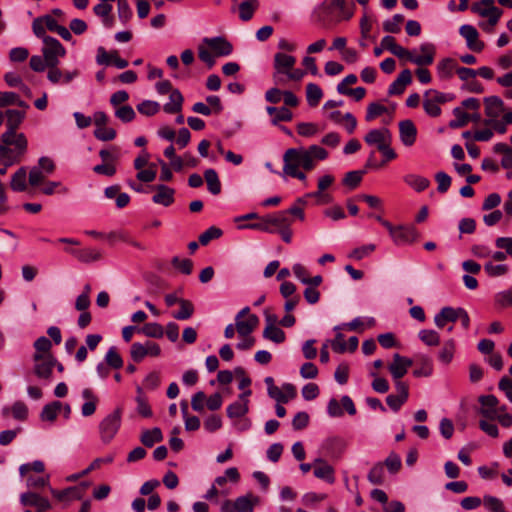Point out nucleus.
<instances>
[{"instance_id":"obj_1","label":"nucleus","mask_w":512,"mask_h":512,"mask_svg":"<svg viewBox=\"0 0 512 512\" xmlns=\"http://www.w3.org/2000/svg\"><path fill=\"white\" fill-rule=\"evenodd\" d=\"M292 223L293 219L288 218L287 213L278 211L262 217L258 223L240 225L239 229H255L267 233H278L284 242L290 243L292 240V231L290 229Z\"/></svg>"},{"instance_id":"obj_2","label":"nucleus","mask_w":512,"mask_h":512,"mask_svg":"<svg viewBox=\"0 0 512 512\" xmlns=\"http://www.w3.org/2000/svg\"><path fill=\"white\" fill-rule=\"evenodd\" d=\"M314 14L318 21L326 26L349 20L353 12L349 8L348 0H323L315 8Z\"/></svg>"},{"instance_id":"obj_3","label":"nucleus","mask_w":512,"mask_h":512,"mask_svg":"<svg viewBox=\"0 0 512 512\" xmlns=\"http://www.w3.org/2000/svg\"><path fill=\"white\" fill-rule=\"evenodd\" d=\"M296 57L277 52L273 57L272 79L276 85H285V77L296 64Z\"/></svg>"},{"instance_id":"obj_4","label":"nucleus","mask_w":512,"mask_h":512,"mask_svg":"<svg viewBox=\"0 0 512 512\" xmlns=\"http://www.w3.org/2000/svg\"><path fill=\"white\" fill-rule=\"evenodd\" d=\"M121 425V409L108 414L99 424V433L104 443H109L117 434Z\"/></svg>"},{"instance_id":"obj_5","label":"nucleus","mask_w":512,"mask_h":512,"mask_svg":"<svg viewBox=\"0 0 512 512\" xmlns=\"http://www.w3.org/2000/svg\"><path fill=\"white\" fill-rule=\"evenodd\" d=\"M33 360L35 362L33 372L36 377L45 382H50L53 368L57 360L52 354H34Z\"/></svg>"},{"instance_id":"obj_6","label":"nucleus","mask_w":512,"mask_h":512,"mask_svg":"<svg viewBox=\"0 0 512 512\" xmlns=\"http://www.w3.org/2000/svg\"><path fill=\"white\" fill-rule=\"evenodd\" d=\"M259 503V498L247 494L236 498L235 501L225 500L220 507L221 512H253L254 507Z\"/></svg>"},{"instance_id":"obj_7","label":"nucleus","mask_w":512,"mask_h":512,"mask_svg":"<svg viewBox=\"0 0 512 512\" xmlns=\"http://www.w3.org/2000/svg\"><path fill=\"white\" fill-rule=\"evenodd\" d=\"M44 47L42 49L43 56L46 59L48 66H57L59 64V58L63 57L66 53L63 45L54 37H44Z\"/></svg>"},{"instance_id":"obj_8","label":"nucleus","mask_w":512,"mask_h":512,"mask_svg":"<svg viewBox=\"0 0 512 512\" xmlns=\"http://www.w3.org/2000/svg\"><path fill=\"white\" fill-rule=\"evenodd\" d=\"M420 55H416L414 51L406 49L404 60L412 62L420 67L431 65L434 61L436 48L434 44L426 42L419 46Z\"/></svg>"},{"instance_id":"obj_9","label":"nucleus","mask_w":512,"mask_h":512,"mask_svg":"<svg viewBox=\"0 0 512 512\" xmlns=\"http://www.w3.org/2000/svg\"><path fill=\"white\" fill-rule=\"evenodd\" d=\"M252 391L250 389L245 390L238 396V399L231 403L227 409V416L231 419L244 417L249 411V399Z\"/></svg>"},{"instance_id":"obj_10","label":"nucleus","mask_w":512,"mask_h":512,"mask_svg":"<svg viewBox=\"0 0 512 512\" xmlns=\"http://www.w3.org/2000/svg\"><path fill=\"white\" fill-rule=\"evenodd\" d=\"M460 35L465 38L467 47L474 52H481L484 49V43L478 39L477 29L469 24H464L459 29Z\"/></svg>"},{"instance_id":"obj_11","label":"nucleus","mask_w":512,"mask_h":512,"mask_svg":"<svg viewBox=\"0 0 512 512\" xmlns=\"http://www.w3.org/2000/svg\"><path fill=\"white\" fill-rule=\"evenodd\" d=\"M481 407L479 413L486 419L495 420L498 414L499 400L494 395H481L478 398Z\"/></svg>"},{"instance_id":"obj_12","label":"nucleus","mask_w":512,"mask_h":512,"mask_svg":"<svg viewBox=\"0 0 512 512\" xmlns=\"http://www.w3.org/2000/svg\"><path fill=\"white\" fill-rule=\"evenodd\" d=\"M20 502L23 506L35 507L37 512H46L51 508L50 501L35 492L22 493Z\"/></svg>"},{"instance_id":"obj_13","label":"nucleus","mask_w":512,"mask_h":512,"mask_svg":"<svg viewBox=\"0 0 512 512\" xmlns=\"http://www.w3.org/2000/svg\"><path fill=\"white\" fill-rule=\"evenodd\" d=\"M412 363L411 359L397 353L394 354L393 361L388 366L393 379L399 380L404 377Z\"/></svg>"},{"instance_id":"obj_14","label":"nucleus","mask_w":512,"mask_h":512,"mask_svg":"<svg viewBox=\"0 0 512 512\" xmlns=\"http://www.w3.org/2000/svg\"><path fill=\"white\" fill-rule=\"evenodd\" d=\"M313 473L316 478L324 480L329 484L335 482L334 468L322 458H316L314 460Z\"/></svg>"},{"instance_id":"obj_15","label":"nucleus","mask_w":512,"mask_h":512,"mask_svg":"<svg viewBox=\"0 0 512 512\" xmlns=\"http://www.w3.org/2000/svg\"><path fill=\"white\" fill-rule=\"evenodd\" d=\"M203 42L217 57L228 56L233 51L232 44L223 37L204 38Z\"/></svg>"},{"instance_id":"obj_16","label":"nucleus","mask_w":512,"mask_h":512,"mask_svg":"<svg viewBox=\"0 0 512 512\" xmlns=\"http://www.w3.org/2000/svg\"><path fill=\"white\" fill-rule=\"evenodd\" d=\"M364 140L368 145H376L377 149L379 150V147L391 143L392 137L390 131L387 128H381L369 131L365 135Z\"/></svg>"},{"instance_id":"obj_17","label":"nucleus","mask_w":512,"mask_h":512,"mask_svg":"<svg viewBox=\"0 0 512 512\" xmlns=\"http://www.w3.org/2000/svg\"><path fill=\"white\" fill-rule=\"evenodd\" d=\"M309 157L303 148H290L286 150L283 156L284 165H294L295 169L304 167L306 159Z\"/></svg>"},{"instance_id":"obj_18","label":"nucleus","mask_w":512,"mask_h":512,"mask_svg":"<svg viewBox=\"0 0 512 512\" xmlns=\"http://www.w3.org/2000/svg\"><path fill=\"white\" fill-rule=\"evenodd\" d=\"M156 193L152 197L155 204L170 206L174 202L175 190L164 184H159L153 187Z\"/></svg>"},{"instance_id":"obj_19","label":"nucleus","mask_w":512,"mask_h":512,"mask_svg":"<svg viewBox=\"0 0 512 512\" xmlns=\"http://www.w3.org/2000/svg\"><path fill=\"white\" fill-rule=\"evenodd\" d=\"M25 111L8 109L5 111L6 126L5 139H8L13 131H16L25 119Z\"/></svg>"},{"instance_id":"obj_20","label":"nucleus","mask_w":512,"mask_h":512,"mask_svg":"<svg viewBox=\"0 0 512 512\" xmlns=\"http://www.w3.org/2000/svg\"><path fill=\"white\" fill-rule=\"evenodd\" d=\"M399 134L401 142L407 146H412L417 137V129L411 120H403L399 122Z\"/></svg>"},{"instance_id":"obj_21","label":"nucleus","mask_w":512,"mask_h":512,"mask_svg":"<svg viewBox=\"0 0 512 512\" xmlns=\"http://www.w3.org/2000/svg\"><path fill=\"white\" fill-rule=\"evenodd\" d=\"M259 318L250 314L245 319L235 320L236 331L240 337L249 336L258 326Z\"/></svg>"},{"instance_id":"obj_22","label":"nucleus","mask_w":512,"mask_h":512,"mask_svg":"<svg viewBox=\"0 0 512 512\" xmlns=\"http://www.w3.org/2000/svg\"><path fill=\"white\" fill-rule=\"evenodd\" d=\"M485 103V114L488 119H495L500 116L502 112H504V102L498 96H489L484 99Z\"/></svg>"},{"instance_id":"obj_23","label":"nucleus","mask_w":512,"mask_h":512,"mask_svg":"<svg viewBox=\"0 0 512 512\" xmlns=\"http://www.w3.org/2000/svg\"><path fill=\"white\" fill-rule=\"evenodd\" d=\"M397 245H403L413 242L417 237V232L413 227L398 226L391 235Z\"/></svg>"},{"instance_id":"obj_24","label":"nucleus","mask_w":512,"mask_h":512,"mask_svg":"<svg viewBox=\"0 0 512 512\" xmlns=\"http://www.w3.org/2000/svg\"><path fill=\"white\" fill-rule=\"evenodd\" d=\"M113 460H114V456L113 455H107L105 457L96 458L95 460L92 461V463L86 469H84L83 471H81L79 473H75V474L69 475L66 478V480L68 482H75L78 479H80L81 477H84L87 474H89L91 471L100 468L101 465L112 463Z\"/></svg>"},{"instance_id":"obj_25","label":"nucleus","mask_w":512,"mask_h":512,"mask_svg":"<svg viewBox=\"0 0 512 512\" xmlns=\"http://www.w3.org/2000/svg\"><path fill=\"white\" fill-rule=\"evenodd\" d=\"M69 253L74 255L80 262L91 263L99 261L102 258L101 250L97 248H83L80 250H68Z\"/></svg>"},{"instance_id":"obj_26","label":"nucleus","mask_w":512,"mask_h":512,"mask_svg":"<svg viewBox=\"0 0 512 512\" xmlns=\"http://www.w3.org/2000/svg\"><path fill=\"white\" fill-rule=\"evenodd\" d=\"M51 494L59 501L81 500L82 489L80 486L68 487L64 490L50 488Z\"/></svg>"},{"instance_id":"obj_27","label":"nucleus","mask_w":512,"mask_h":512,"mask_svg":"<svg viewBox=\"0 0 512 512\" xmlns=\"http://www.w3.org/2000/svg\"><path fill=\"white\" fill-rule=\"evenodd\" d=\"M457 313L458 308L452 307H443L439 313H437L434 317L435 325L438 328H443L447 322H456L457 321Z\"/></svg>"},{"instance_id":"obj_28","label":"nucleus","mask_w":512,"mask_h":512,"mask_svg":"<svg viewBox=\"0 0 512 512\" xmlns=\"http://www.w3.org/2000/svg\"><path fill=\"white\" fill-rule=\"evenodd\" d=\"M184 98L178 89L171 91L169 102L163 106V110L168 114L179 113L182 110Z\"/></svg>"},{"instance_id":"obj_29","label":"nucleus","mask_w":512,"mask_h":512,"mask_svg":"<svg viewBox=\"0 0 512 512\" xmlns=\"http://www.w3.org/2000/svg\"><path fill=\"white\" fill-rule=\"evenodd\" d=\"M1 140L6 145H14L20 154H23L27 149V139L23 133L13 131L8 139H5V133H3Z\"/></svg>"},{"instance_id":"obj_30","label":"nucleus","mask_w":512,"mask_h":512,"mask_svg":"<svg viewBox=\"0 0 512 512\" xmlns=\"http://www.w3.org/2000/svg\"><path fill=\"white\" fill-rule=\"evenodd\" d=\"M457 69V62L452 58H444L437 64V74L441 79H450Z\"/></svg>"},{"instance_id":"obj_31","label":"nucleus","mask_w":512,"mask_h":512,"mask_svg":"<svg viewBox=\"0 0 512 512\" xmlns=\"http://www.w3.org/2000/svg\"><path fill=\"white\" fill-rule=\"evenodd\" d=\"M204 178L208 191L213 195H218L221 192V182L216 170L212 168L205 170Z\"/></svg>"},{"instance_id":"obj_32","label":"nucleus","mask_w":512,"mask_h":512,"mask_svg":"<svg viewBox=\"0 0 512 512\" xmlns=\"http://www.w3.org/2000/svg\"><path fill=\"white\" fill-rule=\"evenodd\" d=\"M162 440L163 434L161 429L158 427L150 430H144L140 437V441L146 447H152L155 443L161 442Z\"/></svg>"},{"instance_id":"obj_33","label":"nucleus","mask_w":512,"mask_h":512,"mask_svg":"<svg viewBox=\"0 0 512 512\" xmlns=\"http://www.w3.org/2000/svg\"><path fill=\"white\" fill-rule=\"evenodd\" d=\"M381 45L384 49L390 51L393 55L399 59H403L406 55V48L396 43V40L392 36H385L381 40Z\"/></svg>"},{"instance_id":"obj_34","label":"nucleus","mask_w":512,"mask_h":512,"mask_svg":"<svg viewBox=\"0 0 512 512\" xmlns=\"http://www.w3.org/2000/svg\"><path fill=\"white\" fill-rule=\"evenodd\" d=\"M10 411L16 420L23 421L28 416L27 405L22 401H16L11 408L4 407L2 409V415L7 416Z\"/></svg>"},{"instance_id":"obj_35","label":"nucleus","mask_w":512,"mask_h":512,"mask_svg":"<svg viewBox=\"0 0 512 512\" xmlns=\"http://www.w3.org/2000/svg\"><path fill=\"white\" fill-rule=\"evenodd\" d=\"M404 182L417 192L424 191L430 185V181L427 178L416 174H407L404 177Z\"/></svg>"},{"instance_id":"obj_36","label":"nucleus","mask_w":512,"mask_h":512,"mask_svg":"<svg viewBox=\"0 0 512 512\" xmlns=\"http://www.w3.org/2000/svg\"><path fill=\"white\" fill-rule=\"evenodd\" d=\"M493 150L495 153L503 154L501 166L504 169H512V148L506 143H497Z\"/></svg>"},{"instance_id":"obj_37","label":"nucleus","mask_w":512,"mask_h":512,"mask_svg":"<svg viewBox=\"0 0 512 512\" xmlns=\"http://www.w3.org/2000/svg\"><path fill=\"white\" fill-rule=\"evenodd\" d=\"M455 349L456 346L453 339L445 341L438 353L439 361L445 365L449 364L454 357Z\"/></svg>"},{"instance_id":"obj_38","label":"nucleus","mask_w":512,"mask_h":512,"mask_svg":"<svg viewBox=\"0 0 512 512\" xmlns=\"http://www.w3.org/2000/svg\"><path fill=\"white\" fill-rule=\"evenodd\" d=\"M112 5L109 3H99L93 8V12L98 17L102 18V22L106 27H112L113 19L110 16Z\"/></svg>"},{"instance_id":"obj_39","label":"nucleus","mask_w":512,"mask_h":512,"mask_svg":"<svg viewBox=\"0 0 512 512\" xmlns=\"http://www.w3.org/2000/svg\"><path fill=\"white\" fill-rule=\"evenodd\" d=\"M62 407V403L59 401H54L50 404H47L43 407L40 418L42 421L53 422Z\"/></svg>"},{"instance_id":"obj_40","label":"nucleus","mask_w":512,"mask_h":512,"mask_svg":"<svg viewBox=\"0 0 512 512\" xmlns=\"http://www.w3.org/2000/svg\"><path fill=\"white\" fill-rule=\"evenodd\" d=\"M137 396L135 401L137 403V412L143 417H151L152 410L150 405L148 404L147 398L144 396L143 389L141 387H137Z\"/></svg>"},{"instance_id":"obj_41","label":"nucleus","mask_w":512,"mask_h":512,"mask_svg":"<svg viewBox=\"0 0 512 512\" xmlns=\"http://www.w3.org/2000/svg\"><path fill=\"white\" fill-rule=\"evenodd\" d=\"M259 2L257 0L243 1L239 5V17L243 21H249L257 9Z\"/></svg>"},{"instance_id":"obj_42","label":"nucleus","mask_w":512,"mask_h":512,"mask_svg":"<svg viewBox=\"0 0 512 512\" xmlns=\"http://www.w3.org/2000/svg\"><path fill=\"white\" fill-rule=\"evenodd\" d=\"M374 325H375V319L372 318V317L367 318L365 322L360 317H357V318L353 319L349 323H346V324H343V325H340V326H335L334 330L338 331V330H340L342 328H348L349 330H360V331H362L364 326L370 328V327H373Z\"/></svg>"},{"instance_id":"obj_43","label":"nucleus","mask_w":512,"mask_h":512,"mask_svg":"<svg viewBox=\"0 0 512 512\" xmlns=\"http://www.w3.org/2000/svg\"><path fill=\"white\" fill-rule=\"evenodd\" d=\"M180 309L172 313V317L177 320H187L194 313V306L189 300L183 299L179 301Z\"/></svg>"},{"instance_id":"obj_44","label":"nucleus","mask_w":512,"mask_h":512,"mask_svg":"<svg viewBox=\"0 0 512 512\" xmlns=\"http://www.w3.org/2000/svg\"><path fill=\"white\" fill-rule=\"evenodd\" d=\"M26 177H27L26 168L25 167L19 168L16 171V173L12 176L11 183H10L11 188L14 191H25L27 188Z\"/></svg>"},{"instance_id":"obj_45","label":"nucleus","mask_w":512,"mask_h":512,"mask_svg":"<svg viewBox=\"0 0 512 512\" xmlns=\"http://www.w3.org/2000/svg\"><path fill=\"white\" fill-rule=\"evenodd\" d=\"M454 119L449 122V127L456 129L464 127L470 121V114L466 113L462 108L456 107L453 109Z\"/></svg>"},{"instance_id":"obj_46","label":"nucleus","mask_w":512,"mask_h":512,"mask_svg":"<svg viewBox=\"0 0 512 512\" xmlns=\"http://www.w3.org/2000/svg\"><path fill=\"white\" fill-rule=\"evenodd\" d=\"M263 337L276 344H280L285 340V333L277 326H265L263 330Z\"/></svg>"},{"instance_id":"obj_47","label":"nucleus","mask_w":512,"mask_h":512,"mask_svg":"<svg viewBox=\"0 0 512 512\" xmlns=\"http://www.w3.org/2000/svg\"><path fill=\"white\" fill-rule=\"evenodd\" d=\"M323 96L321 88L315 83H309L306 86L307 102L311 107L318 105Z\"/></svg>"},{"instance_id":"obj_48","label":"nucleus","mask_w":512,"mask_h":512,"mask_svg":"<svg viewBox=\"0 0 512 512\" xmlns=\"http://www.w3.org/2000/svg\"><path fill=\"white\" fill-rule=\"evenodd\" d=\"M105 362L113 369H120L123 366V360L116 347L112 346L108 349L105 355Z\"/></svg>"},{"instance_id":"obj_49","label":"nucleus","mask_w":512,"mask_h":512,"mask_svg":"<svg viewBox=\"0 0 512 512\" xmlns=\"http://www.w3.org/2000/svg\"><path fill=\"white\" fill-rule=\"evenodd\" d=\"M138 332L143 333L147 337L162 338L164 335L163 327L158 323H147Z\"/></svg>"},{"instance_id":"obj_50","label":"nucleus","mask_w":512,"mask_h":512,"mask_svg":"<svg viewBox=\"0 0 512 512\" xmlns=\"http://www.w3.org/2000/svg\"><path fill=\"white\" fill-rule=\"evenodd\" d=\"M492 8H497L494 0H481L472 6L473 12L481 17H486L492 13Z\"/></svg>"},{"instance_id":"obj_51","label":"nucleus","mask_w":512,"mask_h":512,"mask_svg":"<svg viewBox=\"0 0 512 512\" xmlns=\"http://www.w3.org/2000/svg\"><path fill=\"white\" fill-rule=\"evenodd\" d=\"M368 480L374 485H381L384 482V465L375 464L368 473Z\"/></svg>"},{"instance_id":"obj_52","label":"nucleus","mask_w":512,"mask_h":512,"mask_svg":"<svg viewBox=\"0 0 512 512\" xmlns=\"http://www.w3.org/2000/svg\"><path fill=\"white\" fill-rule=\"evenodd\" d=\"M421 366L413 371L416 377H428L433 373L432 360L427 356L420 357Z\"/></svg>"},{"instance_id":"obj_53","label":"nucleus","mask_w":512,"mask_h":512,"mask_svg":"<svg viewBox=\"0 0 512 512\" xmlns=\"http://www.w3.org/2000/svg\"><path fill=\"white\" fill-rule=\"evenodd\" d=\"M115 116L122 122L129 123L135 119L136 113L130 105H122L116 108Z\"/></svg>"},{"instance_id":"obj_54","label":"nucleus","mask_w":512,"mask_h":512,"mask_svg":"<svg viewBox=\"0 0 512 512\" xmlns=\"http://www.w3.org/2000/svg\"><path fill=\"white\" fill-rule=\"evenodd\" d=\"M137 110L145 116H153L159 112L160 105L156 101L144 100L137 105Z\"/></svg>"},{"instance_id":"obj_55","label":"nucleus","mask_w":512,"mask_h":512,"mask_svg":"<svg viewBox=\"0 0 512 512\" xmlns=\"http://www.w3.org/2000/svg\"><path fill=\"white\" fill-rule=\"evenodd\" d=\"M418 336L428 346H437L440 343V336L434 330H420Z\"/></svg>"},{"instance_id":"obj_56","label":"nucleus","mask_w":512,"mask_h":512,"mask_svg":"<svg viewBox=\"0 0 512 512\" xmlns=\"http://www.w3.org/2000/svg\"><path fill=\"white\" fill-rule=\"evenodd\" d=\"M403 21V15L395 14L391 19L384 21L383 29L389 33H398L401 30L400 25Z\"/></svg>"},{"instance_id":"obj_57","label":"nucleus","mask_w":512,"mask_h":512,"mask_svg":"<svg viewBox=\"0 0 512 512\" xmlns=\"http://www.w3.org/2000/svg\"><path fill=\"white\" fill-rule=\"evenodd\" d=\"M424 96L430 97L436 104H444L454 99V96L449 93L439 92L434 89H429L424 93Z\"/></svg>"},{"instance_id":"obj_58","label":"nucleus","mask_w":512,"mask_h":512,"mask_svg":"<svg viewBox=\"0 0 512 512\" xmlns=\"http://www.w3.org/2000/svg\"><path fill=\"white\" fill-rule=\"evenodd\" d=\"M44 470H45V465L40 460H35L32 463H25L19 467V473H20L21 477H25L26 475H28V473L30 471H34L36 473H42V472H44Z\"/></svg>"},{"instance_id":"obj_59","label":"nucleus","mask_w":512,"mask_h":512,"mask_svg":"<svg viewBox=\"0 0 512 512\" xmlns=\"http://www.w3.org/2000/svg\"><path fill=\"white\" fill-rule=\"evenodd\" d=\"M387 112H388V109L385 106H383L377 102L370 103L367 107V112H366V117H365L366 121H372L375 118H377L380 115L387 113Z\"/></svg>"},{"instance_id":"obj_60","label":"nucleus","mask_w":512,"mask_h":512,"mask_svg":"<svg viewBox=\"0 0 512 512\" xmlns=\"http://www.w3.org/2000/svg\"><path fill=\"white\" fill-rule=\"evenodd\" d=\"M435 180L438 184L437 190L439 193L447 192L451 186L452 179L446 172H443V171L437 172L435 174Z\"/></svg>"},{"instance_id":"obj_61","label":"nucleus","mask_w":512,"mask_h":512,"mask_svg":"<svg viewBox=\"0 0 512 512\" xmlns=\"http://www.w3.org/2000/svg\"><path fill=\"white\" fill-rule=\"evenodd\" d=\"M483 503L492 512H505L503 502L497 497L486 495L483 498Z\"/></svg>"},{"instance_id":"obj_62","label":"nucleus","mask_w":512,"mask_h":512,"mask_svg":"<svg viewBox=\"0 0 512 512\" xmlns=\"http://www.w3.org/2000/svg\"><path fill=\"white\" fill-rule=\"evenodd\" d=\"M484 270L490 277H498L505 275L508 272V267L504 264H493L492 262H487L484 265Z\"/></svg>"},{"instance_id":"obj_63","label":"nucleus","mask_w":512,"mask_h":512,"mask_svg":"<svg viewBox=\"0 0 512 512\" xmlns=\"http://www.w3.org/2000/svg\"><path fill=\"white\" fill-rule=\"evenodd\" d=\"M26 484L29 488H43L49 485V475L46 476H34L26 475Z\"/></svg>"},{"instance_id":"obj_64","label":"nucleus","mask_w":512,"mask_h":512,"mask_svg":"<svg viewBox=\"0 0 512 512\" xmlns=\"http://www.w3.org/2000/svg\"><path fill=\"white\" fill-rule=\"evenodd\" d=\"M221 235H222V230L220 228L211 226L200 235L199 242L201 245H207L211 240L217 239Z\"/></svg>"}]
</instances>
